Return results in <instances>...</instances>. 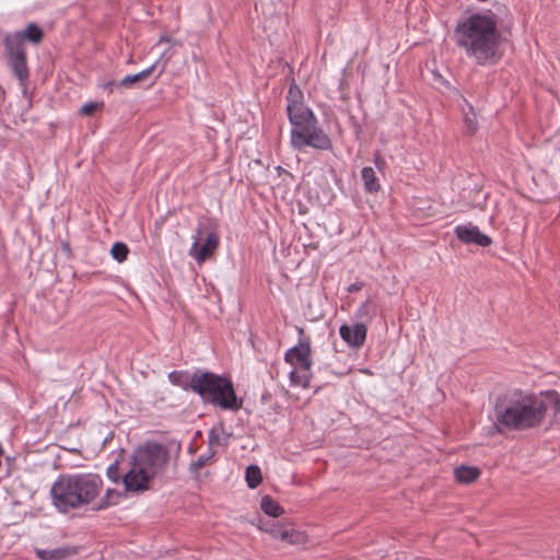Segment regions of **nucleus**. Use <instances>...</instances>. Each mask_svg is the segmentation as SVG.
<instances>
[{"mask_svg":"<svg viewBox=\"0 0 560 560\" xmlns=\"http://www.w3.org/2000/svg\"><path fill=\"white\" fill-rule=\"evenodd\" d=\"M3 39L16 40L21 48H25V42L37 46L44 39V31L36 23H28L23 31L8 33Z\"/></svg>","mask_w":560,"mask_h":560,"instance_id":"nucleus-12","label":"nucleus"},{"mask_svg":"<svg viewBox=\"0 0 560 560\" xmlns=\"http://www.w3.org/2000/svg\"><path fill=\"white\" fill-rule=\"evenodd\" d=\"M112 257L118 262H122L127 259L129 248L125 243L117 242L112 246Z\"/></svg>","mask_w":560,"mask_h":560,"instance_id":"nucleus-27","label":"nucleus"},{"mask_svg":"<svg viewBox=\"0 0 560 560\" xmlns=\"http://www.w3.org/2000/svg\"><path fill=\"white\" fill-rule=\"evenodd\" d=\"M308 110H311V108L304 104L302 91L295 83H292L287 95L288 118L294 117Z\"/></svg>","mask_w":560,"mask_h":560,"instance_id":"nucleus-14","label":"nucleus"},{"mask_svg":"<svg viewBox=\"0 0 560 560\" xmlns=\"http://www.w3.org/2000/svg\"><path fill=\"white\" fill-rule=\"evenodd\" d=\"M194 393L203 402L218 406L223 410L237 411L242 401L237 399L232 382L211 372H195Z\"/></svg>","mask_w":560,"mask_h":560,"instance_id":"nucleus-5","label":"nucleus"},{"mask_svg":"<svg viewBox=\"0 0 560 560\" xmlns=\"http://www.w3.org/2000/svg\"><path fill=\"white\" fill-rule=\"evenodd\" d=\"M114 86H117V83H116V82H114V81H110V82H107V83L104 85V89H105V90H109V91L112 92Z\"/></svg>","mask_w":560,"mask_h":560,"instance_id":"nucleus-32","label":"nucleus"},{"mask_svg":"<svg viewBox=\"0 0 560 560\" xmlns=\"http://www.w3.org/2000/svg\"><path fill=\"white\" fill-rule=\"evenodd\" d=\"M284 361L292 366V371L289 375L291 385L308 388L313 376V360L310 340H300L296 346L287 350Z\"/></svg>","mask_w":560,"mask_h":560,"instance_id":"nucleus-7","label":"nucleus"},{"mask_svg":"<svg viewBox=\"0 0 560 560\" xmlns=\"http://www.w3.org/2000/svg\"><path fill=\"white\" fill-rule=\"evenodd\" d=\"M468 112H464V124L466 128V132L468 135H472L476 132L478 128L477 124V117L476 114L472 112V106L470 104H467ZM463 110H465L463 108Z\"/></svg>","mask_w":560,"mask_h":560,"instance_id":"nucleus-25","label":"nucleus"},{"mask_svg":"<svg viewBox=\"0 0 560 560\" xmlns=\"http://www.w3.org/2000/svg\"><path fill=\"white\" fill-rule=\"evenodd\" d=\"M259 529L268 533L272 538L279 539L290 545L303 542L304 536L290 525H282L275 522L261 523Z\"/></svg>","mask_w":560,"mask_h":560,"instance_id":"nucleus-10","label":"nucleus"},{"mask_svg":"<svg viewBox=\"0 0 560 560\" xmlns=\"http://www.w3.org/2000/svg\"><path fill=\"white\" fill-rule=\"evenodd\" d=\"M368 328L364 323H357L353 326L343 324L339 328L341 339L350 347L360 348L366 339Z\"/></svg>","mask_w":560,"mask_h":560,"instance_id":"nucleus-13","label":"nucleus"},{"mask_svg":"<svg viewBox=\"0 0 560 560\" xmlns=\"http://www.w3.org/2000/svg\"><path fill=\"white\" fill-rule=\"evenodd\" d=\"M106 475L114 482H118L120 479L122 480L118 462H115L108 466Z\"/></svg>","mask_w":560,"mask_h":560,"instance_id":"nucleus-28","label":"nucleus"},{"mask_svg":"<svg viewBox=\"0 0 560 560\" xmlns=\"http://www.w3.org/2000/svg\"><path fill=\"white\" fill-rule=\"evenodd\" d=\"M374 313L375 310L372 302L370 300H366L357 310L355 317L364 322H371L374 316Z\"/></svg>","mask_w":560,"mask_h":560,"instance_id":"nucleus-24","label":"nucleus"},{"mask_svg":"<svg viewBox=\"0 0 560 560\" xmlns=\"http://www.w3.org/2000/svg\"><path fill=\"white\" fill-rule=\"evenodd\" d=\"M102 490L101 476L79 472L59 476L51 486L50 494L58 511L67 513L94 503Z\"/></svg>","mask_w":560,"mask_h":560,"instance_id":"nucleus-3","label":"nucleus"},{"mask_svg":"<svg viewBox=\"0 0 560 560\" xmlns=\"http://www.w3.org/2000/svg\"><path fill=\"white\" fill-rule=\"evenodd\" d=\"M158 63H159V61H156L151 67L144 69L143 71H141L139 73L126 75L124 79H121L119 82H117V86L131 88L132 85H135L137 83L148 80V78L152 74V72L156 68Z\"/></svg>","mask_w":560,"mask_h":560,"instance_id":"nucleus-17","label":"nucleus"},{"mask_svg":"<svg viewBox=\"0 0 560 560\" xmlns=\"http://www.w3.org/2000/svg\"><path fill=\"white\" fill-rule=\"evenodd\" d=\"M7 63L13 75L22 86L26 85L30 78L26 49L21 48L16 40H2Z\"/></svg>","mask_w":560,"mask_h":560,"instance_id":"nucleus-9","label":"nucleus"},{"mask_svg":"<svg viewBox=\"0 0 560 560\" xmlns=\"http://www.w3.org/2000/svg\"><path fill=\"white\" fill-rule=\"evenodd\" d=\"M556 392L539 395L513 389L500 396L495 402V424L514 431H525L542 424L549 402L558 404Z\"/></svg>","mask_w":560,"mask_h":560,"instance_id":"nucleus-1","label":"nucleus"},{"mask_svg":"<svg viewBox=\"0 0 560 560\" xmlns=\"http://www.w3.org/2000/svg\"><path fill=\"white\" fill-rule=\"evenodd\" d=\"M159 43H171L173 45H179L180 43L177 42V40H174L172 37H170L168 35H162L160 37V40Z\"/></svg>","mask_w":560,"mask_h":560,"instance_id":"nucleus-31","label":"nucleus"},{"mask_svg":"<svg viewBox=\"0 0 560 560\" xmlns=\"http://www.w3.org/2000/svg\"><path fill=\"white\" fill-rule=\"evenodd\" d=\"M215 451L211 447H208L206 454L200 455L196 460L191 462L189 465V471L194 475H198L199 470L211 463L214 458Z\"/></svg>","mask_w":560,"mask_h":560,"instance_id":"nucleus-20","label":"nucleus"},{"mask_svg":"<svg viewBox=\"0 0 560 560\" xmlns=\"http://www.w3.org/2000/svg\"><path fill=\"white\" fill-rule=\"evenodd\" d=\"M288 119L291 125L290 142L294 150L302 151L306 147L320 151L331 150V139L318 125L312 109Z\"/></svg>","mask_w":560,"mask_h":560,"instance_id":"nucleus-6","label":"nucleus"},{"mask_svg":"<svg viewBox=\"0 0 560 560\" xmlns=\"http://www.w3.org/2000/svg\"><path fill=\"white\" fill-rule=\"evenodd\" d=\"M168 381L185 390L194 392L195 373L189 374L187 371H173L168 374Z\"/></svg>","mask_w":560,"mask_h":560,"instance_id":"nucleus-16","label":"nucleus"},{"mask_svg":"<svg viewBox=\"0 0 560 560\" xmlns=\"http://www.w3.org/2000/svg\"><path fill=\"white\" fill-rule=\"evenodd\" d=\"M103 106L102 103H97V102H90V103H86L84 104L82 107H81V114L82 115H85V116H91L93 115L98 108H101Z\"/></svg>","mask_w":560,"mask_h":560,"instance_id":"nucleus-29","label":"nucleus"},{"mask_svg":"<svg viewBox=\"0 0 560 560\" xmlns=\"http://www.w3.org/2000/svg\"><path fill=\"white\" fill-rule=\"evenodd\" d=\"M170 460L167 446L156 442H148L135 450L129 469L122 476L127 492H143L150 488L155 476L162 474Z\"/></svg>","mask_w":560,"mask_h":560,"instance_id":"nucleus-4","label":"nucleus"},{"mask_svg":"<svg viewBox=\"0 0 560 560\" xmlns=\"http://www.w3.org/2000/svg\"><path fill=\"white\" fill-rule=\"evenodd\" d=\"M480 475V471L476 467L460 466L455 469V477L459 482L470 483L475 481Z\"/></svg>","mask_w":560,"mask_h":560,"instance_id":"nucleus-18","label":"nucleus"},{"mask_svg":"<svg viewBox=\"0 0 560 560\" xmlns=\"http://www.w3.org/2000/svg\"><path fill=\"white\" fill-rule=\"evenodd\" d=\"M228 440L223 427L212 428L208 434V446L213 448L215 445H228Z\"/></svg>","mask_w":560,"mask_h":560,"instance_id":"nucleus-22","label":"nucleus"},{"mask_svg":"<svg viewBox=\"0 0 560 560\" xmlns=\"http://www.w3.org/2000/svg\"><path fill=\"white\" fill-rule=\"evenodd\" d=\"M164 69H165V65H163L160 72L162 73L164 71Z\"/></svg>","mask_w":560,"mask_h":560,"instance_id":"nucleus-33","label":"nucleus"},{"mask_svg":"<svg viewBox=\"0 0 560 560\" xmlns=\"http://www.w3.org/2000/svg\"><path fill=\"white\" fill-rule=\"evenodd\" d=\"M260 508L269 516L278 517L283 514V509L272 498L265 495L261 499Z\"/></svg>","mask_w":560,"mask_h":560,"instance_id":"nucleus-21","label":"nucleus"},{"mask_svg":"<svg viewBox=\"0 0 560 560\" xmlns=\"http://www.w3.org/2000/svg\"><path fill=\"white\" fill-rule=\"evenodd\" d=\"M77 548L69 546L55 549H36V556L40 560H63L77 555Z\"/></svg>","mask_w":560,"mask_h":560,"instance_id":"nucleus-15","label":"nucleus"},{"mask_svg":"<svg viewBox=\"0 0 560 560\" xmlns=\"http://www.w3.org/2000/svg\"><path fill=\"white\" fill-rule=\"evenodd\" d=\"M456 45L479 66L495 63L501 55V33L493 13H474L460 20L455 30Z\"/></svg>","mask_w":560,"mask_h":560,"instance_id":"nucleus-2","label":"nucleus"},{"mask_svg":"<svg viewBox=\"0 0 560 560\" xmlns=\"http://www.w3.org/2000/svg\"><path fill=\"white\" fill-rule=\"evenodd\" d=\"M119 498V493L116 490L107 489L105 492L104 498L100 500V503L95 508V510H105L110 505H114L117 503Z\"/></svg>","mask_w":560,"mask_h":560,"instance_id":"nucleus-26","label":"nucleus"},{"mask_svg":"<svg viewBox=\"0 0 560 560\" xmlns=\"http://www.w3.org/2000/svg\"><path fill=\"white\" fill-rule=\"evenodd\" d=\"M362 179L364 182V187L370 192H375L380 190L378 179L376 177L375 171L371 166H365L361 171Z\"/></svg>","mask_w":560,"mask_h":560,"instance_id":"nucleus-19","label":"nucleus"},{"mask_svg":"<svg viewBox=\"0 0 560 560\" xmlns=\"http://www.w3.org/2000/svg\"><path fill=\"white\" fill-rule=\"evenodd\" d=\"M220 237L214 231L213 224L208 221H199L189 255L198 264L205 262L219 247Z\"/></svg>","mask_w":560,"mask_h":560,"instance_id":"nucleus-8","label":"nucleus"},{"mask_svg":"<svg viewBox=\"0 0 560 560\" xmlns=\"http://www.w3.org/2000/svg\"><path fill=\"white\" fill-rule=\"evenodd\" d=\"M363 287H364V283L362 281L354 282L348 287V292H350V293L358 292V291L362 290Z\"/></svg>","mask_w":560,"mask_h":560,"instance_id":"nucleus-30","label":"nucleus"},{"mask_svg":"<svg viewBox=\"0 0 560 560\" xmlns=\"http://www.w3.org/2000/svg\"><path fill=\"white\" fill-rule=\"evenodd\" d=\"M245 479H246L247 486L250 489H255L256 487H258L262 480L260 468L256 465L248 466L246 468Z\"/></svg>","mask_w":560,"mask_h":560,"instance_id":"nucleus-23","label":"nucleus"},{"mask_svg":"<svg viewBox=\"0 0 560 560\" xmlns=\"http://www.w3.org/2000/svg\"><path fill=\"white\" fill-rule=\"evenodd\" d=\"M454 233L464 244H475L481 247H488L492 244V240L471 223L457 225L454 229Z\"/></svg>","mask_w":560,"mask_h":560,"instance_id":"nucleus-11","label":"nucleus"}]
</instances>
